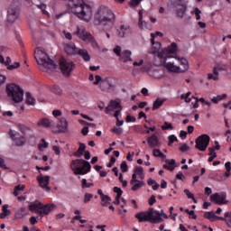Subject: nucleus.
<instances>
[{"label": "nucleus", "instance_id": "nucleus-1", "mask_svg": "<svg viewBox=\"0 0 231 231\" xmlns=\"http://www.w3.org/2000/svg\"><path fill=\"white\" fill-rule=\"evenodd\" d=\"M69 8L72 14H75L81 21L88 22L91 19V6L84 4V0H69Z\"/></svg>", "mask_w": 231, "mask_h": 231}, {"label": "nucleus", "instance_id": "nucleus-2", "mask_svg": "<svg viewBox=\"0 0 231 231\" xmlns=\"http://www.w3.org/2000/svg\"><path fill=\"white\" fill-rule=\"evenodd\" d=\"M115 14L106 5H101L97 8L94 15V24L96 26H112L115 23Z\"/></svg>", "mask_w": 231, "mask_h": 231}, {"label": "nucleus", "instance_id": "nucleus-3", "mask_svg": "<svg viewBox=\"0 0 231 231\" xmlns=\"http://www.w3.org/2000/svg\"><path fill=\"white\" fill-rule=\"evenodd\" d=\"M34 59L40 66L42 71H46V73H51L57 69V65L53 60L50 59V56L42 50L35 51Z\"/></svg>", "mask_w": 231, "mask_h": 231}, {"label": "nucleus", "instance_id": "nucleus-4", "mask_svg": "<svg viewBox=\"0 0 231 231\" xmlns=\"http://www.w3.org/2000/svg\"><path fill=\"white\" fill-rule=\"evenodd\" d=\"M69 169L75 176H84L91 172V163L84 159H76L70 162Z\"/></svg>", "mask_w": 231, "mask_h": 231}, {"label": "nucleus", "instance_id": "nucleus-5", "mask_svg": "<svg viewBox=\"0 0 231 231\" xmlns=\"http://www.w3.org/2000/svg\"><path fill=\"white\" fill-rule=\"evenodd\" d=\"M160 50H162V43L160 42H156L155 44L152 45L151 53L152 55H157L159 59H171V55L176 53L178 50V44H176V42H172L170 46H168V48H165L163 51H160Z\"/></svg>", "mask_w": 231, "mask_h": 231}, {"label": "nucleus", "instance_id": "nucleus-6", "mask_svg": "<svg viewBox=\"0 0 231 231\" xmlns=\"http://www.w3.org/2000/svg\"><path fill=\"white\" fill-rule=\"evenodd\" d=\"M136 219H138L139 223H152L154 225H158V223H162L163 219H161L160 214L154 212V208H150L147 211H142L135 215Z\"/></svg>", "mask_w": 231, "mask_h": 231}, {"label": "nucleus", "instance_id": "nucleus-7", "mask_svg": "<svg viewBox=\"0 0 231 231\" xmlns=\"http://www.w3.org/2000/svg\"><path fill=\"white\" fill-rule=\"evenodd\" d=\"M6 93L9 98L13 100V102H15L16 104H19V102H23V98L24 97V90L21 88L16 84L11 83L6 86Z\"/></svg>", "mask_w": 231, "mask_h": 231}, {"label": "nucleus", "instance_id": "nucleus-8", "mask_svg": "<svg viewBox=\"0 0 231 231\" xmlns=\"http://www.w3.org/2000/svg\"><path fill=\"white\" fill-rule=\"evenodd\" d=\"M21 14V3L19 0H14L7 10V23L14 24L19 19Z\"/></svg>", "mask_w": 231, "mask_h": 231}, {"label": "nucleus", "instance_id": "nucleus-9", "mask_svg": "<svg viewBox=\"0 0 231 231\" xmlns=\"http://www.w3.org/2000/svg\"><path fill=\"white\" fill-rule=\"evenodd\" d=\"M77 68V65L70 60L66 59L65 57H61L60 59V69L63 75V77H66L69 79V77H71V72Z\"/></svg>", "mask_w": 231, "mask_h": 231}, {"label": "nucleus", "instance_id": "nucleus-10", "mask_svg": "<svg viewBox=\"0 0 231 231\" xmlns=\"http://www.w3.org/2000/svg\"><path fill=\"white\" fill-rule=\"evenodd\" d=\"M195 143V149L201 151V152H205L210 144V136L207 134H203L196 138Z\"/></svg>", "mask_w": 231, "mask_h": 231}, {"label": "nucleus", "instance_id": "nucleus-11", "mask_svg": "<svg viewBox=\"0 0 231 231\" xmlns=\"http://www.w3.org/2000/svg\"><path fill=\"white\" fill-rule=\"evenodd\" d=\"M9 136L14 142L16 147H23L26 143V139L24 136L21 135L18 132H14L9 130Z\"/></svg>", "mask_w": 231, "mask_h": 231}, {"label": "nucleus", "instance_id": "nucleus-12", "mask_svg": "<svg viewBox=\"0 0 231 231\" xmlns=\"http://www.w3.org/2000/svg\"><path fill=\"white\" fill-rule=\"evenodd\" d=\"M75 35H78V37L82 39V41H88L89 42H92V46H98V43H97V41H95L91 33L86 32V30L80 31V28L78 27Z\"/></svg>", "mask_w": 231, "mask_h": 231}, {"label": "nucleus", "instance_id": "nucleus-13", "mask_svg": "<svg viewBox=\"0 0 231 231\" xmlns=\"http://www.w3.org/2000/svg\"><path fill=\"white\" fill-rule=\"evenodd\" d=\"M210 200L214 201L217 205H226L228 200H226V192L214 193L210 196Z\"/></svg>", "mask_w": 231, "mask_h": 231}, {"label": "nucleus", "instance_id": "nucleus-14", "mask_svg": "<svg viewBox=\"0 0 231 231\" xmlns=\"http://www.w3.org/2000/svg\"><path fill=\"white\" fill-rule=\"evenodd\" d=\"M37 180L42 189H43L47 192H50L51 190V188L48 186L50 185V176H42V173H40V175L37 177Z\"/></svg>", "mask_w": 231, "mask_h": 231}, {"label": "nucleus", "instance_id": "nucleus-15", "mask_svg": "<svg viewBox=\"0 0 231 231\" xmlns=\"http://www.w3.org/2000/svg\"><path fill=\"white\" fill-rule=\"evenodd\" d=\"M122 109L120 99L110 100L109 105L106 107V113H110V111H122Z\"/></svg>", "mask_w": 231, "mask_h": 231}, {"label": "nucleus", "instance_id": "nucleus-16", "mask_svg": "<svg viewBox=\"0 0 231 231\" xmlns=\"http://www.w3.org/2000/svg\"><path fill=\"white\" fill-rule=\"evenodd\" d=\"M55 204H47L42 205L40 207V210H37V214H40V216H42L44 214L45 216H48L50 212H52V210H55Z\"/></svg>", "mask_w": 231, "mask_h": 231}, {"label": "nucleus", "instance_id": "nucleus-17", "mask_svg": "<svg viewBox=\"0 0 231 231\" xmlns=\"http://www.w3.org/2000/svg\"><path fill=\"white\" fill-rule=\"evenodd\" d=\"M64 50L68 55H76L79 52V49L75 46V43L65 44Z\"/></svg>", "mask_w": 231, "mask_h": 231}, {"label": "nucleus", "instance_id": "nucleus-18", "mask_svg": "<svg viewBox=\"0 0 231 231\" xmlns=\"http://www.w3.org/2000/svg\"><path fill=\"white\" fill-rule=\"evenodd\" d=\"M57 127L59 129V133H68V120L64 117L60 118Z\"/></svg>", "mask_w": 231, "mask_h": 231}, {"label": "nucleus", "instance_id": "nucleus-19", "mask_svg": "<svg viewBox=\"0 0 231 231\" xmlns=\"http://www.w3.org/2000/svg\"><path fill=\"white\" fill-rule=\"evenodd\" d=\"M147 143L151 148L158 147L160 144V140L158 139V136L156 134H152L147 139Z\"/></svg>", "mask_w": 231, "mask_h": 231}, {"label": "nucleus", "instance_id": "nucleus-20", "mask_svg": "<svg viewBox=\"0 0 231 231\" xmlns=\"http://www.w3.org/2000/svg\"><path fill=\"white\" fill-rule=\"evenodd\" d=\"M164 68H166V69H168V71H171V73H181V71L180 70V67L175 66L172 62H165Z\"/></svg>", "mask_w": 231, "mask_h": 231}, {"label": "nucleus", "instance_id": "nucleus-21", "mask_svg": "<svg viewBox=\"0 0 231 231\" xmlns=\"http://www.w3.org/2000/svg\"><path fill=\"white\" fill-rule=\"evenodd\" d=\"M77 55H79V57H82L85 62H89V60H91V56L89 55V52L87 50L79 49Z\"/></svg>", "mask_w": 231, "mask_h": 231}, {"label": "nucleus", "instance_id": "nucleus-22", "mask_svg": "<svg viewBox=\"0 0 231 231\" xmlns=\"http://www.w3.org/2000/svg\"><path fill=\"white\" fill-rule=\"evenodd\" d=\"M79 147L78 151L73 153V156H75L76 158H82L84 152H86V144H84L83 143H79Z\"/></svg>", "mask_w": 231, "mask_h": 231}, {"label": "nucleus", "instance_id": "nucleus-23", "mask_svg": "<svg viewBox=\"0 0 231 231\" xmlns=\"http://www.w3.org/2000/svg\"><path fill=\"white\" fill-rule=\"evenodd\" d=\"M120 60L123 62H129L132 61L133 59H131V51H124L121 52Z\"/></svg>", "mask_w": 231, "mask_h": 231}, {"label": "nucleus", "instance_id": "nucleus-24", "mask_svg": "<svg viewBox=\"0 0 231 231\" xmlns=\"http://www.w3.org/2000/svg\"><path fill=\"white\" fill-rule=\"evenodd\" d=\"M12 214V210L8 209V204H5L2 207V213L0 214V219H5Z\"/></svg>", "mask_w": 231, "mask_h": 231}, {"label": "nucleus", "instance_id": "nucleus-25", "mask_svg": "<svg viewBox=\"0 0 231 231\" xmlns=\"http://www.w3.org/2000/svg\"><path fill=\"white\" fill-rule=\"evenodd\" d=\"M51 124H53V121H51L48 118H42L37 123V125H39V127L48 128V127H51Z\"/></svg>", "mask_w": 231, "mask_h": 231}, {"label": "nucleus", "instance_id": "nucleus-26", "mask_svg": "<svg viewBox=\"0 0 231 231\" xmlns=\"http://www.w3.org/2000/svg\"><path fill=\"white\" fill-rule=\"evenodd\" d=\"M163 102H165V99H160V97H157L152 104V111H156V109H160L162 106H163Z\"/></svg>", "mask_w": 231, "mask_h": 231}, {"label": "nucleus", "instance_id": "nucleus-27", "mask_svg": "<svg viewBox=\"0 0 231 231\" xmlns=\"http://www.w3.org/2000/svg\"><path fill=\"white\" fill-rule=\"evenodd\" d=\"M166 163L168 164V171H174L176 169V160L171 159V160H165Z\"/></svg>", "mask_w": 231, "mask_h": 231}, {"label": "nucleus", "instance_id": "nucleus-28", "mask_svg": "<svg viewBox=\"0 0 231 231\" xmlns=\"http://www.w3.org/2000/svg\"><path fill=\"white\" fill-rule=\"evenodd\" d=\"M132 190L134 192H136V190H138V189H142V187H143V185H145V182L142 181V180H138L135 181L134 184H132Z\"/></svg>", "mask_w": 231, "mask_h": 231}, {"label": "nucleus", "instance_id": "nucleus-29", "mask_svg": "<svg viewBox=\"0 0 231 231\" xmlns=\"http://www.w3.org/2000/svg\"><path fill=\"white\" fill-rule=\"evenodd\" d=\"M185 12H187V5H180V8L177 9V17L183 18V15H185Z\"/></svg>", "mask_w": 231, "mask_h": 231}, {"label": "nucleus", "instance_id": "nucleus-30", "mask_svg": "<svg viewBox=\"0 0 231 231\" xmlns=\"http://www.w3.org/2000/svg\"><path fill=\"white\" fill-rule=\"evenodd\" d=\"M204 217H206V219H209V221H214V219H217V216L214 213V211L206 212L204 214Z\"/></svg>", "mask_w": 231, "mask_h": 231}, {"label": "nucleus", "instance_id": "nucleus-31", "mask_svg": "<svg viewBox=\"0 0 231 231\" xmlns=\"http://www.w3.org/2000/svg\"><path fill=\"white\" fill-rule=\"evenodd\" d=\"M25 96H26V104H28V106H33L35 104V98L32 97V94H30V92H26Z\"/></svg>", "mask_w": 231, "mask_h": 231}, {"label": "nucleus", "instance_id": "nucleus-32", "mask_svg": "<svg viewBox=\"0 0 231 231\" xmlns=\"http://www.w3.org/2000/svg\"><path fill=\"white\" fill-rule=\"evenodd\" d=\"M42 203L39 202V203H34L29 206V210H31V212H36L37 214V210L41 209Z\"/></svg>", "mask_w": 231, "mask_h": 231}, {"label": "nucleus", "instance_id": "nucleus-33", "mask_svg": "<svg viewBox=\"0 0 231 231\" xmlns=\"http://www.w3.org/2000/svg\"><path fill=\"white\" fill-rule=\"evenodd\" d=\"M153 156H155L156 158H162V160H165L167 158V155L162 152L160 149H153Z\"/></svg>", "mask_w": 231, "mask_h": 231}, {"label": "nucleus", "instance_id": "nucleus-34", "mask_svg": "<svg viewBox=\"0 0 231 231\" xmlns=\"http://www.w3.org/2000/svg\"><path fill=\"white\" fill-rule=\"evenodd\" d=\"M24 189H26V186L24 185H17L14 187V196H19V192H23V190H24Z\"/></svg>", "mask_w": 231, "mask_h": 231}, {"label": "nucleus", "instance_id": "nucleus-35", "mask_svg": "<svg viewBox=\"0 0 231 231\" xmlns=\"http://www.w3.org/2000/svg\"><path fill=\"white\" fill-rule=\"evenodd\" d=\"M101 201L103 202L102 203L103 207H107V205H109V203H111V198L107 195H105L101 198Z\"/></svg>", "mask_w": 231, "mask_h": 231}, {"label": "nucleus", "instance_id": "nucleus-36", "mask_svg": "<svg viewBox=\"0 0 231 231\" xmlns=\"http://www.w3.org/2000/svg\"><path fill=\"white\" fill-rule=\"evenodd\" d=\"M180 63H181V66H183L184 68L182 71H187L189 69V60H187V59L185 58H181Z\"/></svg>", "mask_w": 231, "mask_h": 231}, {"label": "nucleus", "instance_id": "nucleus-37", "mask_svg": "<svg viewBox=\"0 0 231 231\" xmlns=\"http://www.w3.org/2000/svg\"><path fill=\"white\" fill-rule=\"evenodd\" d=\"M18 128L23 134H26V131H32V129L24 125H18Z\"/></svg>", "mask_w": 231, "mask_h": 231}, {"label": "nucleus", "instance_id": "nucleus-38", "mask_svg": "<svg viewBox=\"0 0 231 231\" xmlns=\"http://www.w3.org/2000/svg\"><path fill=\"white\" fill-rule=\"evenodd\" d=\"M129 32V29H125L124 25H121L120 29L118 30L119 37H125V33Z\"/></svg>", "mask_w": 231, "mask_h": 231}, {"label": "nucleus", "instance_id": "nucleus-39", "mask_svg": "<svg viewBox=\"0 0 231 231\" xmlns=\"http://www.w3.org/2000/svg\"><path fill=\"white\" fill-rule=\"evenodd\" d=\"M24 212H26V208H21L16 213L15 216L16 217H18L19 219H21V217H24Z\"/></svg>", "mask_w": 231, "mask_h": 231}, {"label": "nucleus", "instance_id": "nucleus-40", "mask_svg": "<svg viewBox=\"0 0 231 231\" xmlns=\"http://www.w3.org/2000/svg\"><path fill=\"white\" fill-rule=\"evenodd\" d=\"M107 81L106 79H105L104 81H102L99 85V88L101 89V91H107L109 89V87L107 86Z\"/></svg>", "mask_w": 231, "mask_h": 231}, {"label": "nucleus", "instance_id": "nucleus-41", "mask_svg": "<svg viewBox=\"0 0 231 231\" xmlns=\"http://www.w3.org/2000/svg\"><path fill=\"white\" fill-rule=\"evenodd\" d=\"M223 98H226V94H223L222 96H217V97H213L211 99V102H213V104H217V102H220V100H223Z\"/></svg>", "mask_w": 231, "mask_h": 231}, {"label": "nucleus", "instance_id": "nucleus-42", "mask_svg": "<svg viewBox=\"0 0 231 231\" xmlns=\"http://www.w3.org/2000/svg\"><path fill=\"white\" fill-rule=\"evenodd\" d=\"M184 194H186L189 199H192L194 203H197L194 194H192L188 189H184Z\"/></svg>", "mask_w": 231, "mask_h": 231}, {"label": "nucleus", "instance_id": "nucleus-43", "mask_svg": "<svg viewBox=\"0 0 231 231\" xmlns=\"http://www.w3.org/2000/svg\"><path fill=\"white\" fill-rule=\"evenodd\" d=\"M92 198H93V194H91V193H85L83 203H89V201H91Z\"/></svg>", "mask_w": 231, "mask_h": 231}, {"label": "nucleus", "instance_id": "nucleus-44", "mask_svg": "<svg viewBox=\"0 0 231 231\" xmlns=\"http://www.w3.org/2000/svg\"><path fill=\"white\" fill-rule=\"evenodd\" d=\"M169 143L168 145L171 147V145H172V143H174V142H178V137H176V135L171 134L169 137Z\"/></svg>", "mask_w": 231, "mask_h": 231}, {"label": "nucleus", "instance_id": "nucleus-45", "mask_svg": "<svg viewBox=\"0 0 231 231\" xmlns=\"http://www.w3.org/2000/svg\"><path fill=\"white\" fill-rule=\"evenodd\" d=\"M18 68H21V63L14 62L13 65H8L7 69L12 71L13 69H17Z\"/></svg>", "mask_w": 231, "mask_h": 231}, {"label": "nucleus", "instance_id": "nucleus-46", "mask_svg": "<svg viewBox=\"0 0 231 231\" xmlns=\"http://www.w3.org/2000/svg\"><path fill=\"white\" fill-rule=\"evenodd\" d=\"M134 172L136 173L137 176H142V174H143V168L142 166H136Z\"/></svg>", "mask_w": 231, "mask_h": 231}, {"label": "nucleus", "instance_id": "nucleus-47", "mask_svg": "<svg viewBox=\"0 0 231 231\" xmlns=\"http://www.w3.org/2000/svg\"><path fill=\"white\" fill-rule=\"evenodd\" d=\"M120 169H121L122 172H127L129 168L127 167V162L125 161H123L121 162Z\"/></svg>", "mask_w": 231, "mask_h": 231}, {"label": "nucleus", "instance_id": "nucleus-48", "mask_svg": "<svg viewBox=\"0 0 231 231\" xmlns=\"http://www.w3.org/2000/svg\"><path fill=\"white\" fill-rule=\"evenodd\" d=\"M162 131H166L167 129H174V127L172 126V124L169 123V122H164V125L162 126Z\"/></svg>", "mask_w": 231, "mask_h": 231}, {"label": "nucleus", "instance_id": "nucleus-49", "mask_svg": "<svg viewBox=\"0 0 231 231\" xmlns=\"http://www.w3.org/2000/svg\"><path fill=\"white\" fill-rule=\"evenodd\" d=\"M190 97V92H188V93H186V94H182L181 96H180V98H182V99H185V102L187 103V104H189V103H190V97Z\"/></svg>", "mask_w": 231, "mask_h": 231}, {"label": "nucleus", "instance_id": "nucleus-50", "mask_svg": "<svg viewBox=\"0 0 231 231\" xmlns=\"http://www.w3.org/2000/svg\"><path fill=\"white\" fill-rule=\"evenodd\" d=\"M52 93H55V95H62V89L59 86H54L52 88Z\"/></svg>", "mask_w": 231, "mask_h": 231}, {"label": "nucleus", "instance_id": "nucleus-51", "mask_svg": "<svg viewBox=\"0 0 231 231\" xmlns=\"http://www.w3.org/2000/svg\"><path fill=\"white\" fill-rule=\"evenodd\" d=\"M90 187H93V183H88V180L86 179H83L82 189H89Z\"/></svg>", "mask_w": 231, "mask_h": 231}, {"label": "nucleus", "instance_id": "nucleus-52", "mask_svg": "<svg viewBox=\"0 0 231 231\" xmlns=\"http://www.w3.org/2000/svg\"><path fill=\"white\" fill-rule=\"evenodd\" d=\"M153 212L159 213L161 219H163L162 217H164L165 219H169V216H167V214H165V211L163 209H162L161 212L156 211V210H153Z\"/></svg>", "mask_w": 231, "mask_h": 231}, {"label": "nucleus", "instance_id": "nucleus-53", "mask_svg": "<svg viewBox=\"0 0 231 231\" xmlns=\"http://www.w3.org/2000/svg\"><path fill=\"white\" fill-rule=\"evenodd\" d=\"M41 142L42 143L39 144V149H48V143L46 140L42 139Z\"/></svg>", "mask_w": 231, "mask_h": 231}, {"label": "nucleus", "instance_id": "nucleus-54", "mask_svg": "<svg viewBox=\"0 0 231 231\" xmlns=\"http://www.w3.org/2000/svg\"><path fill=\"white\" fill-rule=\"evenodd\" d=\"M114 53H116V55H117V57H120L122 55V47L120 46H116L115 49H114Z\"/></svg>", "mask_w": 231, "mask_h": 231}, {"label": "nucleus", "instance_id": "nucleus-55", "mask_svg": "<svg viewBox=\"0 0 231 231\" xmlns=\"http://www.w3.org/2000/svg\"><path fill=\"white\" fill-rule=\"evenodd\" d=\"M143 0H131V2L129 3L130 6L134 7V6H138V5H140V3H142Z\"/></svg>", "mask_w": 231, "mask_h": 231}, {"label": "nucleus", "instance_id": "nucleus-56", "mask_svg": "<svg viewBox=\"0 0 231 231\" xmlns=\"http://www.w3.org/2000/svg\"><path fill=\"white\" fill-rule=\"evenodd\" d=\"M190 147H189V145H187V143L182 144V146L180 147V151H181V152H187V151H189Z\"/></svg>", "mask_w": 231, "mask_h": 231}, {"label": "nucleus", "instance_id": "nucleus-57", "mask_svg": "<svg viewBox=\"0 0 231 231\" xmlns=\"http://www.w3.org/2000/svg\"><path fill=\"white\" fill-rule=\"evenodd\" d=\"M148 203L151 207H152V205L156 203V197L154 195H152L148 200Z\"/></svg>", "mask_w": 231, "mask_h": 231}, {"label": "nucleus", "instance_id": "nucleus-58", "mask_svg": "<svg viewBox=\"0 0 231 231\" xmlns=\"http://www.w3.org/2000/svg\"><path fill=\"white\" fill-rule=\"evenodd\" d=\"M95 79H96V81L94 82V86H98L100 82H102V77L96 75Z\"/></svg>", "mask_w": 231, "mask_h": 231}, {"label": "nucleus", "instance_id": "nucleus-59", "mask_svg": "<svg viewBox=\"0 0 231 231\" xmlns=\"http://www.w3.org/2000/svg\"><path fill=\"white\" fill-rule=\"evenodd\" d=\"M208 80H219V77L214 76L212 73L208 74Z\"/></svg>", "mask_w": 231, "mask_h": 231}, {"label": "nucleus", "instance_id": "nucleus-60", "mask_svg": "<svg viewBox=\"0 0 231 231\" xmlns=\"http://www.w3.org/2000/svg\"><path fill=\"white\" fill-rule=\"evenodd\" d=\"M88 133H89V127L88 126L83 127L81 130V134H83V136H88Z\"/></svg>", "mask_w": 231, "mask_h": 231}, {"label": "nucleus", "instance_id": "nucleus-61", "mask_svg": "<svg viewBox=\"0 0 231 231\" xmlns=\"http://www.w3.org/2000/svg\"><path fill=\"white\" fill-rule=\"evenodd\" d=\"M52 151H54V152H55V154H57V156H60V147L53 146Z\"/></svg>", "mask_w": 231, "mask_h": 231}, {"label": "nucleus", "instance_id": "nucleus-62", "mask_svg": "<svg viewBox=\"0 0 231 231\" xmlns=\"http://www.w3.org/2000/svg\"><path fill=\"white\" fill-rule=\"evenodd\" d=\"M122 128L114 127L112 129V133H115L116 134H122Z\"/></svg>", "mask_w": 231, "mask_h": 231}, {"label": "nucleus", "instance_id": "nucleus-63", "mask_svg": "<svg viewBox=\"0 0 231 231\" xmlns=\"http://www.w3.org/2000/svg\"><path fill=\"white\" fill-rule=\"evenodd\" d=\"M136 181H138V180L136 179V173H133L132 175V180L130 181L131 185H134V183H136Z\"/></svg>", "mask_w": 231, "mask_h": 231}, {"label": "nucleus", "instance_id": "nucleus-64", "mask_svg": "<svg viewBox=\"0 0 231 231\" xmlns=\"http://www.w3.org/2000/svg\"><path fill=\"white\" fill-rule=\"evenodd\" d=\"M225 167H226V172H230V171H231V163H230V162H226L225 163Z\"/></svg>", "mask_w": 231, "mask_h": 231}]
</instances>
